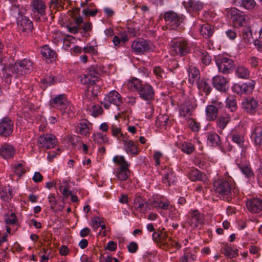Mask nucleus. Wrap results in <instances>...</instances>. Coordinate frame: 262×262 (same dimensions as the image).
Returning <instances> with one entry per match:
<instances>
[{
	"label": "nucleus",
	"mask_w": 262,
	"mask_h": 262,
	"mask_svg": "<svg viewBox=\"0 0 262 262\" xmlns=\"http://www.w3.org/2000/svg\"><path fill=\"white\" fill-rule=\"evenodd\" d=\"M152 239L166 250H169L170 248L177 250L181 247V245L170 237L168 233L165 231L154 232L152 234Z\"/></svg>",
	"instance_id": "obj_2"
},
{
	"label": "nucleus",
	"mask_w": 262,
	"mask_h": 262,
	"mask_svg": "<svg viewBox=\"0 0 262 262\" xmlns=\"http://www.w3.org/2000/svg\"><path fill=\"white\" fill-rule=\"evenodd\" d=\"M204 222V214L197 209L191 210L188 214L187 222L193 228H197Z\"/></svg>",
	"instance_id": "obj_12"
},
{
	"label": "nucleus",
	"mask_w": 262,
	"mask_h": 262,
	"mask_svg": "<svg viewBox=\"0 0 262 262\" xmlns=\"http://www.w3.org/2000/svg\"><path fill=\"white\" fill-rule=\"evenodd\" d=\"M133 207L136 211L142 213H145L150 209L148 203L140 196L135 198Z\"/></svg>",
	"instance_id": "obj_21"
},
{
	"label": "nucleus",
	"mask_w": 262,
	"mask_h": 262,
	"mask_svg": "<svg viewBox=\"0 0 262 262\" xmlns=\"http://www.w3.org/2000/svg\"><path fill=\"white\" fill-rule=\"evenodd\" d=\"M242 106L247 113L253 115L257 110L258 102L254 98L249 97L244 99Z\"/></svg>",
	"instance_id": "obj_20"
},
{
	"label": "nucleus",
	"mask_w": 262,
	"mask_h": 262,
	"mask_svg": "<svg viewBox=\"0 0 262 262\" xmlns=\"http://www.w3.org/2000/svg\"><path fill=\"white\" fill-rule=\"evenodd\" d=\"M223 253L228 258L232 259L238 255L237 249H233L228 245H225L223 248Z\"/></svg>",
	"instance_id": "obj_44"
},
{
	"label": "nucleus",
	"mask_w": 262,
	"mask_h": 262,
	"mask_svg": "<svg viewBox=\"0 0 262 262\" xmlns=\"http://www.w3.org/2000/svg\"><path fill=\"white\" fill-rule=\"evenodd\" d=\"M15 154V147L9 144L4 143L0 147V156L4 159L8 160L13 158Z\"/></svg>",
	"instance_id": "obj_24"
},
{
	"label": "nucleus",
	"mask_w": 262,
	"mask_h": 262,
	"mask_svg": "<svg viewBox=\"0 0 262 262\" xmlns=\"http://www.w3.org/2000/svg\"><path fill=\"white\" fill-rule=\"evenodd\" d=\"M221 143L220 137L216 133H210L207 136V144L212 147H217Z\"/></svg>",
	"instance_id": "obj_38"
},
{
	"label": "nucleus",
	"mask_w": 262,
	"mask_h": 262,
	"mask_svg": "<svg viewBox=\"0 0 262 262\" xmlns=\"http://www.w3.org/2000/svg\"><path fill=\"white\" fill-rule=\"evenodd\" d=\"M111 130L112 136L115 137L119 142L125 140L126 137L122 133L120 127L115 124H112L111 127Z\"/></svg>",
	"instance_id": "obj_37"
},
{
	"label": "nucleus",
	"mask_w": 262,
	"mask_h": 262,
	"mask_svg": "<svg viewBox=\"0 0 262 262\" xmlns=\"http://www.w3.org/2000/svg\"><path fill=\"white\" fill-rule=\"evenodd\" d=\"M84 53L90 54L92 55L97 54V46L92 45L91 43H88L85 47L83 48Z\"/></svg>",
	"instance_id": "obj_53"
},
{
	"label": "nucleus",
	"mask_w": 262,
	"mask_h": 262,
	"mask_svg": "<svg viewBox=\"0 0 262 262\" xmlns=\"http://www.w3.org/2000/svg\"><path fill=\"white\" fill-rule=\"evenodd\" d=\"M248 63L252 68H256L259 66L260 63V60L255 57V56H251L248 59Z\"/></svg>",
	"instance_id": "obj_63"
},
{
	"label": "nucleus",
	"mask_w": 262,
	"mask_h": 262,
	"mask_svg": "<svg viewBox=\"0 0 262 262\" xmlns=\"http://www.w3.org/2000/svg\"><path fill=\"white\" fill-rule=\"evenodd\" d=\"M255 6L256 2L254 0H243L240 7L245 9L250 10L254 9Z\"/></svg>",
	"instance_id": "obj_55"
},
{
	"label": "nucleus",
	"mask_w": 262,
	"mask_h": 262,
	"mask_svg": "<svg viewBox=\"0 0 262 262\" xmlns=\"http://www.w3.org/2000/svg\"><path fill=\"white\" fill-rule=\"evenodd\" d=\"M52 41L56 45L59 42H63V36L60 32H54L52 33Z\"/></svg>",
	"instance_id": "obj_57"
},
{
	"label": "nucleus",
	"mask_w": 262,
	"mask_h": 262,
	"mask_svg": "<svg viewBox=\"0 0 262 262\" xmlns=\"http://www.w3.org/2000/svg\"><path fill=\"white\" fill-rule=\"evenodd\" d=\"M142 85L141 81L137 78H133L127 83V87L132 91H138L139 92Z\"/></svg>",
	"instance_id": "obj_43"
},
{
	"label": "nucleus",
	"mask_w": 262,
	"mask_h": 262,
	"mask_svg": "<svg viewBox=\"0 0 262 262\" xmlns=\"http://www.w3.org/2000/svg\"><path fill=\"white\" fill-rule=\"evenodd\" d=\"M177 181V177L173 170L169 168H165L162 177V182L166 186L174 185Z\"/></svg>",
	"instance_id": "obj_23"
},
{
	"label": "nucleus",
	"mask_w": 262,
	"mask_h": 262,
	"mask_svg": "<svg viewBox=\"0 0 262 262\" xmlns=\"http://www.w3.org/2000/svg\"><path fill=\"white\" fill-rule=\"evenodd\" d=\"M65 109H63L61 111V113L66 115L67 117H72L74 116V113L73 111V109L74 108L73 106L71 104L70 102H69L68 105L67 106Z\"/></svg>",
	"instance_id": "obj_59"
},
{
	"label": "nucleus",
	"mask_w": 262,
	"mask_h": 262,
	"mask_svg": "<svg viewBox=\"0 0 262 262\" xmlns=\"http://www.w3.org/2000/svg\"><path fill=\"white\" fill-rule=\"evenodd\" d=\"M250 138L255 146H260L262 143V125L256 124L252 126Z\"/></svg>",
	"instance_id": "obj_14"
},
{
	"label": "nucleus",
	"mask_w": 262,
	"mask_h": 262,
	"mask_svg": "<svg viewBox=\"0 0 262 262\" xmlns=\"http://www.w3.org/2000/svg\"><path fill=\"white\" fill-rule=\"evenodd\" d=\"M103 222V219L99 217L96 216L92 219L91 226L94 229V230L96 231L98 228L100 227Z\"/></svg>",
	"instance_id": "obj_58"
},
{
	"label": "nucleus",
	"mask_w": 262,
	"mask_h": 262,
	"mask_svg": "<svg viewBox=\"0 0 262 262\" xmlns=\"http://www.w3.org/2000/svg\"><path fill=\"white\" fill-rule=\"evenodd\" d=\"M237 166L246 178L251 180L254 178V174L249 163H238Z\"/></svg>",
	"instance_id": "obj_33"
},
{
	"label": "nucleus",
	"mask_w": 262,
	"mask_h": 262,
	"mask_svg": "<svg viewBox=\"0 0 262 262\" xmlns=\"http://www.w3.org/2000/svg\"><path fill=\"white\" fill-rule=\"evenodd\" d=\"M185 7L190 12H198L203 8L202 3L196 0H189L185 4Z\"/></svg>",
	"instance_id": "obj_31"
},
{
	"label": "nucleus",
	"mask_w": 262,
	"mask_h": 262,
	"mask_svg": "<svg viewBox=\"0 0 262 262\" xmlns=\"http://www.w3.org/2000/svg\"><path fill=\"white\" fill-rule=\"evenodd\" d=\"M216 63L219 71L223 73H229L233 67V61L230 58L219 57L216 60Z\"/></svg>",
	"instance_id": "obj_18"
},
{
	"label": "nucleus",
	"mask_w": 262,
	"mask_h": 262,
	"mask_svg": "<svg viewBox=\"0 0 262 262\" xmlns=\"http://www.w3.org/2000/svg\"><path fill=\"white\" fill-rule=\"evenodd\" d=\"M32 61L28 59H24L15 63L13 69L17 75H23L30 73L33 69Z\"/></svg>",
	"instance_id": "obj_11"
},
{
	"label": "nucleus",
	"mask_w": 262,
	"mask_h": 262,
	"mask_svg": "<svg viewBox=\"0 0 262 262\" xmlns=\"http://www.w3.org/2000/svg\"><path fill=\"white\" fill-rule=\"evenodd\" d=\"M248 210L254 213H257L262 211V200L257 198H252L246 201Z\"/></svg>",
	"instance_id": "obj_19"
},
{
	"label": "nucleus",
	"mask_w": 262,
	"mask_h": 262,
	"mask_svg": "<svg viewBox=\"0 0 262 262\" xmlns=\"http://www.w3.org/2000/svg\"><path fill=\"white\" fill-rule=\"evenodd\" d=\"M3 189L4 191V192H1V199L4 202H8L12 197V191L6 187H3Z\"/></svg>",
	"instance_id": "obj_54"
},
{
	"label": "nucleus",
	"mask_w": 262,
	"mask_h": 262,
	"mask_svg": "<svg viewBox=\"0 0 262 262\" xmlns=\"http://www.w3.org/2000/svg\"><path fill=\"white\" fill-rule=\"evenodd\" d=\"M59 188L61 193L64 198H68L71 194L72 192L70 190L69 183L66 180H63L60 182Z\"/></svg>",
	"instance_id": "obj_40"
},
{
	"label": "nucleus",
	"mask_w": 262,
	"mask_h": 262,
	"mask_svg": "<svg viewBox=\"0 0 262 262\" xmlns=\"http://www.w3.org/2000/svg\"><path fill=\"white\" fill-rule=\"evenodd\" d=\"M194 108L193 103L190 100L185 101L179 107V116L183 118L190 116Z\"/></svg>",
	"instance_id": "obj_26"
},
{
	"label": "nucleus",
	"mask_w": 262,
	"mask_h": 262,
	"mask_svg": "<svg viewBox=\"0 0 262 262\" xmlns=\"http://www.w3.org/2000/svg\"><path fill=\"white\" fill-rule=\"evenodd\" d=\"M4 220L6 225H17L18 222L17 217L14 212L6 214Z\"/></svg>",
	"instance_id": "obj_49"
},
{
	"label": "nucleus",
	"mask_w": 262,
	"mask_h": 262,
	"mask_svg": "<svg viewBox=\"0 0 262 262\" xmlns=\"http://www.w3.org/2000/svg\"><path fill=\"white\" fill-rule=\"evenodd\" d=\"M91 124L86 120H82L76 126V133L82 136H89L90 134Z\"/></svg>",
	"instance_id": "obj_28"
},
{
	"label": "nucleus",
	"mask_w": 262,
	"mask_h": 262,
	"mask_svg": "<svg viewBox=\"0 0 262 262\" xmlns=\"http://www.w3.org/2000/svg\"><path fill=\"white\" fill-rule=\"evenodd\" d=\"M14 172L19 177L21 176L26 172V169L23 163H18L14 167Z\"/></svg>",
	"instance_id": "obj_61"
},
{
	"label": "nucleus",
	"mask_w": 262,
	"mask_h": 262,
	"mask_svg": "<svg viewBox=\"0 0 262 262\" xmlns=\"http://www.w3.org/2000/svg\"><path fill=\"white\" fill-rule=\"evenodd\" d=\"M198 88L200 90L204 92H205L207 95L209 94L211 91V88L208 82V81L202 79L201 80L199 81L197 83Z\"/></svg>",
	"instance_id": "obj_41"
},
{
	"label": "nucleus",
	"mask_w": 262,
	"mask_h": 262,
	"mask_svg": "<svg viewBox=\"0 0 262 262\" xmlns=\"http://www.w3.org/2000/svg\"><path fill=\"white\" fill-rule=\"evenodd\" d=\"M212 81L214 88L219 91L225 92L228 89V81L222 76L217 75L213 77Z\"/></svg>",
	"instance_id": "obj_22"
},
{
	"label": "nucleus",
	"mask_w": 262,
	"mask_h": 262,
	"mask_svg": "<svg viewBox=\"0 0 262 262\" xmlns=\"http://www.w3.org/2000/svg\"><path fill=\"white\" fill-rule=\"evenodd\" d=\"M41 54L46 58H54L55 57V52L51 49L47 45L44 46L41 49Z\"/></svg>",
	"instance_id": "obj_47"
},
{
	"label": "nucleus",
	"mask_w": 262,
	"mask_h": 262,
	"mask_svg": "<svg viewBox=\"0 0 262 262\" xmlns=\"http://www.w3.org/2000/svg\"><path fill=\"white\" fill-rule=\"evenodd\" d=\"M196 259V256L187 249L185 250L183 256L180 259L181 262H193Z\"/></svg>",
	"instance_id": "obj_50"
},
{
	"label": "nucleus",
	"mask_w": 262,
	"mask_h": 262,
	"mask_svg": "<svg viewBox=\"0 0 262 262\" xmlns=\"http://www.w3.org/2000/svg\"><path fill=\"white\" fill-rule=\"evenodd\" d=\"M37 144L40 147L45 149L53 148L56 146L57 139L52 134H42L38 137Z\"/></svg>",
	"instance_id": "obj_10"
},
{
	"label": "nucleus",
	"mask_w": 262,
	"mask_h": 262,
	"mask_svg": "<svg viewBox=\"0 0 262 262\" xmlns=\"http://www.w3.org/2000/svg\"><path fill=\"white\" fill-rule=\"evenodd\" d=\"M188 81L191 84L197 83L200 78V71L195 67L191 65L188 69Z\"/></svg>",
	"instance_id": "obj_30"
},
{
	"label": "nucleus",
	"mask_w": 262,
	"mask_h": 262,
	"mask_svg": "<svg viewBox=\"0 0 262 262\" xmlns=\"http://www.w3.org/2000/svg\"><path fill=\"white\" fill-rule=\"evenodd\" d=\"M98 73L93 70H90L81 78V81L83 84L91 85H95L96 82L98 81Z\"/></svg>",
	"instance_id": "obj_27"
},
{
	"label": "nucleus",
	"mask_w": 262,
	"mask_h": 262,
	"mask_svg": "<svg viewBox=\"0 0 262 262\" xmlns=\"http://www.w3.org/2000/svg\"><path fill=\"white\" fill-rule=\"evenodd\" d=\"M255 85V81L253 80H250L248 82L243 83V91L244 92V94H249L251 93L254 89Z\"/></svg>",
	"instance_id": "obj_48"
},
{
	"label": "nucleus",
	"mask_w": 262,
	"mask_h": 262,
	"mask_svg": "<svg viewBox=\"0 0 262 262\" xmlns=\"http://www.w3.org/2000/svg\"><path fill=\"white\" fill-rule=\"evenodd\" d=\"M138 93L140 97L144 100L150 101L154 99V89L148 83L143 84Z\"/></svg>",
	"instance_id": "obj_17"
},
{
	"label": "nucleus",
	"mask_w": 262,
	"mask_h": 262,
	"mask_svg": "<svg viewBox=\"0 0 262 262\" xmlns=\"http://www.w3.org/2000/svg\"><path fill=\"white\" fill-rule=\"evenodd\" d=\"M113 161L118 165L114 171L117 179L120 181H126L131 174L129 170L130 163L127 161L123 156L116 155L114 157Z\"/></svg>",
	"instance_id": "obj_1"
},
{
	"label": "nucleus",
	"mask_w": 262,
	"mask_h": 262,
	"mask_svg": "<svg viewBox=\"0 0 262 262\" xmlns=\"http://www.w3.org/2000/svg\"><path fill=\"white\" fill-rule=\"evenodd\" d=\"M32 10L33 15L37 20H40V17L46 16V5L42 0H32L31 2Z\"/></svg>",
	"instance_id": "obj_13"
},
{
	"label": "nucleus",
	"mask_w": 262,
	"mask_h": 262,
	"mask_svg": "<svg viewBox=\"0 0 262 262\" xmlns=\"http://www.w3.org/2000/svg\"><path fill=\"white\" fill-rule=\"evenodd\" d=\"M4 61H6V58H3L2 57H0V64L4 67L2 68V75L3 77L5 78H8L12 76L14 73H15V71L14 70L13 67V66H10L9 67H6V63L4 62Z\"/></svg>",
	"instance_id": "obj_34"
},
{
	"label": "nucleus",
	"mask_w": 262,
	"mask_h": 262,
	"mask_svg": "<svg viewBox=\"0 0 262 262\" xmlns=\"http://www.w3.org/2000/svg\"><path fill=\"white\" fill-rule=\"evenodd\" d=\"M124 150L129 156H134L138 155L139 150L136 143L132 140L128 139L126 137L122 140Z\"/></svg>",
	"instance_id": "obj_25"
},
{
	"label": "nucleus",
	"mask_w": 262,
	"mask_h": 262,
	"mask_svg": "<svg viewBox=\"0 0 262 262\" xmlns=\"http://www.w3.org/2000/svg\"><path fill=\"white\" fill-rule=\"evenodd\" d=\"M161 200L157 196H153L149 200L150 204L151 207L159 209Z\"/></svg>",
	"instance_id": "obj_64"
},
{
	"label": "nucleus",
	"mask_w": 262,
	"mask_h": 262,
	"mask_svg": "<svg viewBox=\"0 0 262 262\" xmlns=\"http://www.w3.org/2000/svg\"><path fill=\"white\" fill-rule=\"evenodd\" d=\"M246 129L243 126H239L235 127L232 129L229 135L230 138L232 141L243 148L242 151L247 148L248 145H245V136Z\"/></svg>",
	"instance_id": "obj_4"
},
{
	"label": "nucleus",
	"mask_w": 262,
	"mask_h": 262,
	"mask_svg": "<svg viewBox=\"0 0 262 262\" xmlns=\"http://www.w3.org/2000/svg\"><path fill=\"white\" fill-rule=\"evenodd\" d=\"M188 125L191 131L198 132L201 128L200 123L192 118L188 120Z\"/></svg>",
	"instance_id": "obj_52"
},
{
	"label": "nucleus",
	"mask_w": 262,
	"mask_h": 262,
	"mask_svg": "<svg viewBox=\"0 0 262 262\" xmlns=\"http://www.w3.org/2000/svg\"><path fill=\"white\" fill-rule=\"evenodd\" d=\"M226 107L231 112H234L236 110V101L233 96H229L227 97L226 99Z\"/></svg>",
	"instance_id": "obj_51"
},
{
	"label": "nucleus",
	"mask_w": 262,
	"mask_h": 262,
	"mask_svg": "<svg viewBox=\"0 0 262 262\" xmlns=\"http://www.w3.org/2000/svg\"><path fill=\"white\" fill-rule=\"evenodd\" d=\"M200 32L201 34L204 38H207L212 35L213 33V29L210 24H205L202 26L200 28Z\"/></svg>",
	"instance_id": "obj_42"
},
{
	"label": "nucleus",
	"mask_w": 262,
	"mask_h": 262,
	"mask_svg": "<svg viewBox=\"0 0 262 262\" xmlns=\"http://www.w3.org/2000/svg\"><path fill=\"white\" fill-rule=\"evenodd\" d=\"M122 98L120 94L117 91L113 90L110 91L105 96L102 104L105 108L107 109L111 104L119 106L122 103Z\"/></svg>",
	"instance_id": "obj_9"
},
{
	"label": "nucleus",
	"mask_w": 262,
	"mask_h": 262,
	"mask_svg": "<svg viewBox=\"0 0 262 262\" xmlns=\"http://www.w3.org/2000/svg\"><path fill=\"white\" fill-rule=\"evenodd\" d=\"M206 119L209 121L214 120L218 115V110L215 106L213 105H208L206 110Z\"/></svg>",
	"instance_id": "obj_35"
},
{
	"label": "nucleus",
	"mask_w": 262,
	"mask_h": 262,
	"mask_svg": "<svg viewBox=\"0 0 262 262\" xmlns=\"http://www.w3.org/2000/svg\"><path fill=\"white\" fill-rule=\"evenodd\" d=\"M164 19L170 29L174 30L177 29L184 20L185 16L172 11H169L165 13Z\"/></svg>",
	"instance_id": "obj_6"
},
{
	"label": "nucleus",
	"mask_w": 262,
	"mask_h": 262,
	"mask_svg": "<svg viewBox=\"0 0 262 262\" xmlns=\"http://www.w3.org/2000/svg\"><path fill=\"white\" fill-rule=\"evenodd\" d=\"M252 34L250 27H248L243 30V38L245 42H249L252 38Z\"/></svg>",
	"instance_id": "obj_62"
},
{
	"label": "nucleus",
	"mask_w": 262,
	"mask_h": 262,
	"mask_svg": "<svg viewBox=\"0 0 262 262\" xmlns=\"http://www.w3.org/2000/svg\"><path fill=\"white\" fill-rule=\"evenodd\" d=\"M17 25L19 30L25 35L31 32L33 28L32 21L28 17L21 15L17 18Z\"/></svg>",
	"instance_id": "obj_15"
},
{
	"label": "nucleus",
	"mask_w": 262,
	"mask_h": 262,
	"mask_svg": "<svg viewBox=\"0 0 262 262\" xmlns=\"http://www.w3.org/2000/svg\"><path fill=\"white\" fill-rule=\"evenodd\" d=\"M99 87L97 85H89L85 92L86 97L90 99H93L98 95Z\"/></svg>",
	"instance_id": "obj_39"
},
{
	"label": "nucleus",
	"mask_w": 262,
	"mask_h": 262,
	"mask_svg": "<svg viewBox=\"0 0 262 262\" xmlns=\"http://www.w3.org/2000/svg\"><path fill=\"white\" fill-rule=\"evenodd\" d=\"M191 47L190 42L186 38H174L170 43V52L173 56H184L190 52Z\"/></svg>",
	"instance_id": "obj_3"
},
{
	"label": "nucleus",
	"mask_w": 262,
	"mask_h": 262,
	"mask_svg": "<svg viewBox=\"0 0 262 262\" xmlns=\"http://www.w3.org/2000/svg\"><path fill=\"white\" fill-rule=\"evenodd\" d=\"M215 191L221 195L224 200H228L230 198L231 187L230 183L224 180H219L214 183Z\"/></svg>",
	"instance_id": "obj_7"
},
{
	"label": "nucleus",
	"mask_w": 262,
	"mask_h": 262,
	"mask_svg": "<svg viewBox=\"0 0 262 262\" xmlns=\"http://www.w3.org/2000/svg\"><path fill=\"white\" fill-rule=\"evenodd\" d=\"M228 16L232 20L234 26L238 27L247 26L249 18L248 15L234 7L228 11Z\"/></svg>",
	"instance_id": "obj_5"
},
{
	"label": "nucleus",
	"mask_w": 262,
	"mask_h": 262,
	"mask_svg": "<svg viewBox=\"0 0 262 262\" xmlns=\"http://www.w3.org/2000/svg\"><path fill=\"white\" fill-rule=\"evenodd\" d=\"M236 74L238 77L243 79H248L249 77V70L244 66L238 67L236 70Z\"/></svg>",
	"instance_id": "obj_45"
},
{
	"label": "nucleus",
	"mask_w": 262,
	"mask_h": 262,
	"mask_svg": "<svg viewBox=\"0 0 262 262\" xmlns=\"http://www.w3.org/2000/svg\"><path fill=\"white\" fill-rule=\"evenodd\" d=\"M154 46L149 41L145 39H139L134 41L132 45L133 51L137 54H142L146 52L153 51Z\"/></svg>",
	"instance_id": "obj_8"
},
{
	"label": "nucleus",
	"mask_w": 262,
	"mask_h": 262,
	"mask_svg": "<svg viewBox=\"0 0 262 262\" xmlns=\"http://www.w3.org/2000/svg\"><path fill=\"white\" fill-rule=\"evenodd\" d=\"M199 56L204 64L208 65L210 63L211 58L206 51H203L200 52Z\"/></svg>",
	"instance_id": "obj_60"
},
{
	"label": "nucleus",
	"mask_w": 262,
	"mask_h": 262,
	"mask_svg": "<svg viewBox=\"0 0 262 262\" xmlns=\"http://www.w3.org/2000/svg\"><path fill=\"white\" fill-rule=\"evenodd\" d=\"M92 138L94 142L98 144H103L108 141L106 136L101 133L94 134Z\"/></svg>",
	"instance_id": "obj_46"
},
{
	"label": "nucleus",
	"mask_w": 262,
	"mask_h": 262,
	"mask_svg": "<svg viewBox=\"0 0 262 262\" xmlns=\"http://www.w3.org/2000/svg\"><path fill=\"white\" fill-rule=\"evenodd\" d=\"M188 177L192 181H200L205 182L207 180L206 174L201 172L196 168H192L189 172Z\"/></svg>",
	"instance_id": "obj_32"
},
{
	"label": "nucleus",
	"mask_w": 262,
	"mask_h": 262,
	"mask_svg": "<svg viewBox=\"0 0 262 262\" xmlns=\"http://www.w3.org/2000/svg\"><path fill=\"white\" fill-rule=\"evenodd\" d=\"M181 149L184 152L190 154L194 151V147L191 143L186 142L182 144Z\"/></svg>",
	"instance_id": "obj_56"
},
{
	"label": "nucleus",
	"mask_w": 262,
	"mask_h": 262,
	"mask_svg": "<svg viewBox=\"0 0 262 262\" xmlns=\"http://www.w3.org/2000/svg\"><path fill=\"white\" fill-rule=\"evenodd\" d=\"M13 130V123L9 118L5 117L0 120L1 135L8 137L12 133Z\"/></svg>",
	"instance_id": "obj_16"
},
{
	"label": "nucleus",
	"mask_w": 262,
	"mask_h": 262,
	"mask_svg": "<svg viewBox=\"0 0 262 262\" xmlns=\"http://www.w3.org/2000/svg\"><path fill=\"white\" fill-rule=\"evenodd\" d=\"M230 121V117L229 115H225L220 116L216 120L217 127L219 129L218 130L220 133H221L222 130L226 127L227 124Z\"/></svg>",
	"instance_id": "obj_36"
},
{
	"label": "nucleus",
	"mask_w": 262,
	"mask_h": 262,
	"mask_svg": "<svg viewBox=\"0 0 262 262\" xmlns=\"http://www.w3.org/2000/svg\"><path fill=\"white\" fill-rule=\"evenodd\" d=\"M69 101L63 95H59L53 99L52 104L55 108L59 109L61 112L67 108Z\"/></svg>",
	"instance_id": "obj_29"
}]
</instances>
